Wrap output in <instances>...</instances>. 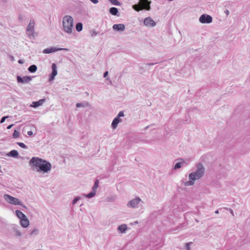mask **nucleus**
<instances>
[{
    "label": "nucleus",
    "mask_w": 250,
    "mask_h": 250,
    "mask_svg": "<svg viewBox=\"0 0 250 250\" xmlns=\"http://www.w3.org/2000/svg\"><path fill=\"white\" fill-rule=\"evenodd\" d=\"M25 19V17L23 15H20L19 16V21H22Z\"/></svg>",
    "instance_id": "obj_26"
},
{
    "label": "nucleus",
    "mask_w": 250,
    "mask_h": 250,
    "mask_svg": "<svg viewBox=\"0 0 250 250\" xmlns=\"http://www.w3.org/2000/svg\"><path fill=\"white\" fill-rule=\"evenodd\" d=\"M3 197L7 202L11 204L21 205L22 204L18 199L13 197L8 194H5Z\"/></svg>",
    "instance_id": "obj_4"
},
{
    "label": "nucleus",
    "mask_w": 250,
    "mask_h": 250,
    "mask_svg": "<svg viewBox=\"0 0 250 250\" xmlns=\"http://www.w3.org/2000/svg\"><path fill=\"white\" fill-rule=\"evenodd\" d=\"M157 62H155V63H148L146 64V65H154L155 64H157Z\"/></svg>",
    "instance_id": "obj_39"
},
{
    "label": "nucleus",
    "mask_w": 250,
    "mask_h": 250,
    "mask_svg": "<svg viewBox=\"0 0 250 250\" xmlns=\"http://www.w3.org/2000/svg\"><path fill=\"white\" fill-rule=\"evenodd\" d=\"M52 72L49 76V81H51L54 79L55 77L57 74V65L56 64L53 63L52 65Z\"/></svg>",
    "instance_id": "obj_10"
},
{
    "label": "nucleus",
    "mask_w": 250,
    "mask_h": 250,
    "mask_svg": "<svg viewBox=\"0 0 250 250\" xmlns=\"http://www.w3.org/2000/svg\"><path fill=\"white\" fill-rule=\"evenodd\" d=\"M13 137L15 138H18L19 136V133L17 130H15L13 134Z\"/></svg>",
    "instance_id": "obj_25"
},
{
    "label": "nucleus",
    "mask_w": 250,
    "mask_h": 250,
    "mask_svg": "<svg viewBox=\"0 0 250 250\" xmlns=\"http://www.w3.org/2000/svg\"><path fill=\"white\" fill-rule=\"evenodd\" d=\"M144 23L146 26L151 27H154L156 25L155 22L150 17H148L145 19Z\"/></svg>",
    "instance_id": "obj_9"
},
{
    "label": "nucleus",
    "mask_w": 250,
    "mask_h": 250,
    "mask_svg": "<svg viewBox=\"0 0 250 250\" xmlns=\"http://www.w3.org/2000/svg\"><path fill=\"white\" fill-rule=\"evenodd\" d=\"M204 169L201 165H199L197 166V169L195 173H190L189 175L190 180L187 181L185 183L186 186H191L194 184V181L196 179H200L204 174Z\"/></svg>",
    "instance_id": "obj_2"
},
{
    "label": "nucleus",
    "mask_w": 250,
    "mask_h": 250,
    "mask_svg": "<svg viewBox=\"0 0 250 250\" xmlns=\"http://www.w3.org/2000/svg\"><path fill=\"white\" fill-rule=\"evenodd\" d=\"M61 50H68V49L66 48H58L56 47H51L49 48H47L44 49L42 53L44 54H49L53 52H56Z\"/></svg>",
    "instance_id": "obj_7"
},
{
    "label": "nucleus",
    "mask_w": 250,
    "mask_h": 250,
    "mask_svg": "<svg viewBox=\"0 0 250 250\" xmlns=\"http://www.w3.org/2000/svg\"><path fill=\"white\" fill-rule=\"evenodd\" d=\"M30 163L38 168V171H42L43 173L48 172L52 168L49 162L38 157H33L30 160Z\"/></svg>",
    "instance_id": "obj_1"
},
{
    "label": "nucleus",
    "mask_w": 250,
    "mask_h": 250,
    "mask_svg": "<svg viewBox=\"0 0 250 250\" xmlns=\"http://www.w3.org/2000/svg\"><path fill=\"white\" fill-rule=\"evenodd\" d=\"M225 13L227 15H228L229 13V12L228 10H226L225 11Z\"/></svg>",
    "instance_id": "obj_42"
},
{
    "label": "nucleus",
    "mask_w": 250,
    "mask_h": 250,
    "mask_svg": "<svg viewBox=\"0 0 250 250\" xmlns=\"http://www.w3.org/2000/svg\"><path fill=\"white\" fill-rule=\"evenodd\" d=\"M37 67L35 64H32V65H30L28 68V70L30 73H34L37 71Z\"/></svg>",
    "instance_id": "obj_18"
},
{
    "label": "nucleus",
    "mask_w": 250,
    "mask_h": 250,
    "mask_svg": "<svg viewBox=\"0 0 250 250\" xmlns=\"http://www.w3.org/2000/svg\"><path fill=\"white\" fill-rule=\"evenodd\" d=\"M79 200V198L76 197L72 201V204H75L78 200Z\"/></svg>",
    "instance_id": "obj_31"
},
{
    "label": "nucleus",
    "mask_w": 250,
    "mask_h": 250,
    "mask_svg": "<svg viewBox=\"0 0 250 250\" xmlns=\"http://www.w3.org/2000/svg\"><path fill=\"white\" fill-rule=\"evenodd\" d=\"M7 0H0V3L1 4H4L7 3Z\"/></svg>",
    "instance_id": "obj_33"
},
{
    "label": "nucleus",
    "mask_w": 250,
    "mask_h": 250,
    "mask_svg": "<svg viewBox=\"0 0 250 250\" xmlns=\"http://www.w3.org/2000/svg\"><path fill=\"white\" fill-rule=\"evenodd\" d=\"M74 25L73 18L69 15H65L62 19V26L63 31L68 33L71 34L72 32V28Z\"/></svg>",
    "instance_id": "obj_3"
},
{
    "label": "nucleus",
    "mask_w": 250,
    "mask_h": 250,
    "mask_svg": "<svg viewBox=\"0 0 250 250\" xmlns=\"http://www.w3.org/2000/svg\"><path fill=\"white\" fill-rule=\"evenodd\" d=\"M84 105L83 104H82L78 103L76 104V106L77 107H80L81 106H84Z\"/></svg>",
    "instance_id": "obj_36"
},
{
    "label": "nucleus",
    "mask_w": 250,
    "mask_h": 250,
    "mask_svg": "<svg viewBox=\"0 0 250 250\" xmlns=\"http://www.w3.org/2000/svg\"><path fill=\"white\" fill-rule=\"evenodd\" d=\"M212 21L211 16L207 14H203L199 18V21L202 23H209Z\"/></svg>",
    "instance_id": "obj_5"
},
{
    "label": "nucleus",
    "mask_w": 250,
    "mask_h": 250,
    "mask_svg": "<svg viewBox=\"0 0 250 250\" xmlns=\"http://www.w3.org/2000/svg\"><path fill=\"white\" fill-rule=\"evenodd\" d=\"M192 243V242L187 243L185 244L186 248L187 250H190V245Z\"/></svg>",
    "instance_id": "obj_29"
},
{
    "label": "nucleus",
    "mask_w": 250,
    "mask_h": 250,
    "mask_svg": "<svg viewBox=\"0 0 250 250\" xmlns=\"http://www.w3.org/2000/svg\"><path fill=\"white\" fill-rule=\"evenodd\" d=\"M140 201H141L140 198H139L138 197L136 198V199H133V200H131V201H130L128 203L127 206L129 207L135 208L140 202Z\"/></svg>",
    "instance_id": "obj_11"
},
{
    "label": "nucleus",
    "mask_w": 250,
    "mask_h": 250,
    "mask_svg": "<svg viewBox=\"0 0 250 250\" xmlns=\"http://www.w3.org/2000/svg\"><path fill=\"white\" fill-rule=\"evenodd\" d=\"M92 3L94 4H97L98 3L99 0H90Z\"/></svg>",
    "instance_id": "obj_35"
},
{
    "label": "nucleus",
    "mask_w": 250,
    "mask_h": 250,
    "mask_svg": "<svg viewBox=\"0 0 250 250\" xmlns=\"http://www.w3.org/2000/svg\"><path fill=\"white\" fill-rule=\"evenodd\" d=\"M109 13L114 16H118V9L116 7H111L109 9Z\"/></svg>",
    "instance_id": "obj_16"
},
{
    "label": "nucleus",
    "mask_w": 250,
    "mask_h": 250,
    "mask_svg": "<svg viewBox=\"0 0 250 250\" xmlns=\"http://www.w3.org/2000/svg\"><path fill=\"white\" fill-rule=\"evenodd\" d=\"M32 80V77L31 76H24L21 77L20 76H17V81L19 83H28Z\"/></svg>",
    "instance_id": "obj_8"
},
{
    "label": "nucleus",
    "mask_w": 250,
    "mask_h": 250,
    "mask_svg": "<svg viewBox=\"0 0 250 250\" xmlns=\"http://www.w3.org/2000/svg\"><path fill=\"white\" fill-rule=\"evenodd\" d=\"M44 99L40 100L37 102H32L31 106L35 107V108L37 107L42 105V104L44 103Z\"/></svg>",
    "instance_id": "obj_14"
},
{
    "label": "nucleus",
    "mask_w": 250,
    "mask_h": 250,
    "mask_svg": "<svg viewBox=\"0 0 250 250\" xmlns=\"http://www.w3.org/2000/svg\"><path fill=\"white\" fill-rule=\"evenodd\" d=\"M18 63H19L20 64H23L24 63V61L22 60H19L18 61Z\"/></svg>",
    "instance_id": "obj_38"
},
{
    "label": "nucleus",
    "mask_w": 250,
    "mask_h": 250,
    "mask_svg": "<svg viewBox=\"0 0 250 250\" xmlns=\"http://www.w3.org/2000/svg\"><path fill=\"white\" fill-rule=\"evenodd\" d=\"M17 144L19 146H20L22 148H25L26 147V146H25V145L23 143L19 142Z\"/></svg>",
    "instance_id": "obj_27"
},
{
    "label": "nucleus",
    "mask_w": 250,
    "mask_h": 250,
    "mask_svg": "<svg viewBox=\"0 0 250 250\" xmlns=\"http://www.w3.org/2000/svg\"><path fill=\"white\" fill-rule=\"evenodd\" d=\"M181 163H177L175 165V167H174V168L175 169H177V168H179L181 167Z\"/></svg>",
    "instance_id": "obj_28"
},
{
    "label": "nucleus",
    "mask_w": 250,
    "mask_h": 250,
    "mask_svg": "<svg viewBox=\"0 0 250 250\" xmlns=\"http://www.w3.org/2000/svg\"><path fill=\"white\" fill-rule=\"evenodd\" d=\"M83 23L78 22L76 25V29L78 32H81L83 30Z\"/></svg>",
    "instance_id": "obj_19"
},
{
    "label": "nucleus",
    "mask_w": 250,
    "mask_h": 250,
    "mask_svg": "<svg viewBox=\"0 0 250 250\" xmlns=\"http://www.w3.org/2000/svg\"><path fill=\"white\" fill-rule=\"evenodd\" d=\"M21 224L24 228H26L29 226V222L26 217L23 219H21Z\"/></svg>",
    "instance_id": "obj_15"
},
{
    "label": "nucleus",
    "mask_w": 250,
    "mask_h": 250,
    "mask_svg": "<svg viewBox=\"0 0 250 250\" xmlns=\"http://www.w3.org/2000/svg\"><path fill=\"white\" fill-rule=\"evenodd\" d=\"M7 118H8V116H5V117H2L0 120V123H3L5 121V119Z\"/></svg>",
    "instance_id": "obj_32"
},
{
    "label": "nucleus",
    "mask_w": 250,
    "mask_h": 250,
    "mask_svg": "<svg viewBox=\"0 0 250 250\" xmlns=\"http://www.w3.org/2000/svg\"><path fill=\"white\" fill-rule=\"evenodd\" d=\"M96 193V191L95 190H93L92 191H91V192H90L89 194H88L87 195H86V197L87 198H91V197H93L95 194Z\"/></svg>",
    "instance_id": "obj_24"
},
{
    "label": "nucleus",
    "mask_w": 250,
    "mask_h": 250,
    "mask_svg": "<svg viewBox=\"0 0 250 250\" xmlns=\"http://www.w3.org/2000/svg\"><path fill=\"white\" fill-rule=\"evenodd\" d=\"M16 214L17 216L21 219H23L26 217V216L20 210H16Z\"/></svg>",
    "instance_id": "obj_17"
},
{
    "label": "nucleus",
    "mask_w": 250,
    "mask_h": 250,
    "mask_svg": "<svg viewBox=\"0 0 250 250\" xmlns=\"http://www.w3.org/2000/svg\"><path fill=\"white\" fill-rule=\"evenodd\" d=\"M113 30L117 31H123L125 29V25L124 24H115L112 27Z\"/></svg>",
    "instance_id": "obj_12"
},
{
    "label": "nucleus",
    "mask_w": 250,
    "mask_h": 250,
    "mask_svg": "<svg viewBox=\"0 0 250 250\" xmlns=\"http://www.w3.org/2000/svg\"><path fill=\"white\" fill-rule=\"evenodd\" d=\"M108 74V72L107 71H105L104 73V77L105 78Z\"/></svg>",
    "instance_id": "obj_37"
},
{
    "label": "nucleus",
    "mask_w": 250,
    "mask_h": 250,
    "mask_svg": "<svg viewBox=\"0 0 250 250\" xmlns=\"http://www.w3.org/2000/svg\"><path fill=\"white\" fill-rule=\"evenodd\" d=\"M97 34H98V33L97 32H96L95 31L93 30L91 32V36L92 37H94V36H96Z\"/></svg>",
    "instance_id": "obj_30"
},
{
    "label": "nucleus",
    "mask_w": 250,
    "mask_h": 250,
    "mask_svg": "<svg viewBox=\"0 0 250 250\" xmlns=\"http://www.w3.org/2000/svg\"><path fill=\"white\" fill-rule=\"evenodd\" d=\"M127 229L126 225H122L118 227V229L121 232H124Z\"/></svg>",
    "instance_id": "obj_20"
},
{
    "label": "nucleus",
    "mask_w": 250,
    "mask_h": 250,
    "mask_svg": "<svg viewBox=\"0 0 250 250\" xmlns=\"http://www.w3.org/2000/svg\"><path fill=\"white\" fill-rule=\"evenodd\" d=\"M13 124L7 126V128L8 129H9L13 126Z\"/></svg>",
    "instance_id": "obj_41"
},
{
    "label": "nucleus",
    "mask_w": 250,
    "mask_h": 250,
    "mask_svg": "<svg viewBox=\"0 0 250 250\" xmlns=\"http://www.w3.org/2000/svg\"><path fill=\"white\" fill-rule=\"evenodd\" d=\"M27 134L29 136H31L33 134V133L31 131H29L27 132Z\"/></svg>",
    "instance_id": "obj_40"
},
{
    "label": "nucleus",
    "mask_w": 250,
    "mask_h": 250,
    "mask_svg": "<svg viewBox=\"0 0 250 250\" xmlns=\"http://www.w3.org/2000/svg\"><path fill=\"white\" fill-rule=\"evenodd\" d=\"M10 154L13 157H17L18 155V152L17 150H13L10 151Z\"/></svg>",
    "instance_id": "obj_23"
},
{
    "label": "nucleus",
    "mask_w": 250,
    "mask_h": 250,
    "mask_svg": "<svg viewBox=\"0 0 250 250\" xmlns=\"http://www.w3.org/2000/svg\"><path fill=\"white\" fill-rule=\"evenodd\" d=\"M112 4L120 6L121 3L117 0H108Z\"/></svg>",
    "instance_id": "obj_21"
},
{
    "label": "nucleus",
    "mask_w": 250,
    "mask_h": 250,
    "mask_svg": "<svg viewBox=\"0 0 250 250\" xmlns=\"http://www.w3.org/2000/svg\"><path fill=\"white\" fill-rule=\"evenodd\" d=\"M9 58L11 62H13L15 60L14 57L12 55L9 56Z\"/></svg>",
    "instance_id": "obj_34"
},
{
    "label": "nucleus",
    "mask_w": 250,
    "mask_h": 250,
    "mask_svg": "<svg viewBox=\"0 0 250 250\" xmlns=\"http://www.w3.org/2000/svg\"><path fill=\"white\" fill-rule=\"evenodd\" d=\"M98 187H99V180H97L95 181L94 186L93 187V190L96 191V189H97V188H98Z\"/></svg>",
    "instance_id": "obj_22"
},
{
    "label": "nucleus",
    "mask_w": 250,
    "mask_h": 250,
    "mask_svg": "<svg viewBox=\"0 0 250 250\" xmlns=\"http://www.w3.org/2000/svg\"><path fill=\"white\" fill-rule=\"evenodd\" d=\"M124 116V113L123 111H120L118 116L114 118L111 124L112 127L113 129H115L117 127L118 124L122 121L121 119H120V117H123Z\"/></svg>",
    "instance_id": "obj_6"
},
{
    "label": "nucleus",
    "mask_w": 250,
    "mask_h": 250,
    "mask_svg": "<svg viewBox=\"0 0 250 250\" xmlns=\"http://www.w3.org/2000/svg\"><path fill=\"white\" fill-rule=\"evenodd\" d=\"M218 212H219V211H218V210H217V211H216L215 212L216 213H218Z\"/></svg>",
    "instance_id": "obj_43"
},
{
    "label": "nucleus",
    "mask_w": 250,
    "mask_h": 250,
    "mask_svg": "<svg viewBox=\"0 0 250 250\" xmlns=\"http://www.w3.org/2000/svg\"><path fill=\"white\" fill-rule=\"evenodd\" d=\"M34 21H30L28 26L27 27V31L33 33L34 31Z\"/></svg>",
    "instance_id": "obj_13"
}]
</instances>
